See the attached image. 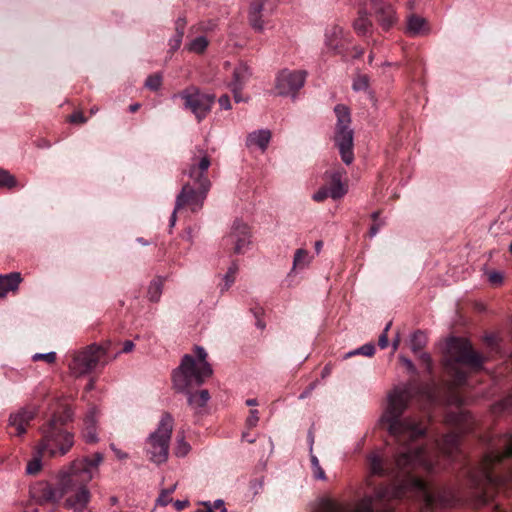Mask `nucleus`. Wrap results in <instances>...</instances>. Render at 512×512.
<instances>
[{
	"instance_id": "1",
	"label": "nucleus",
	"mask_w": 512,
	"mask_h": 512,
	"mask_svg": "<svg viewBox=\"0 0 512 512\" xmlns=\"http://www.w3.org/2000/svg\"><path fill=\"white\" fill-rule=\"evenodd\" d=\"M103 454L76 458L56 474V486L41 482L33 490L34 497L41 502L57 504L66 496L64 507L72 512H86L92 494L88 484L99 473Z\"/></svg>"
},
{
	"instance_id": "2",
	"label": "nucleus",
	"mask_w": 512,
	"mask_h": 512,
	"mask_svg": "<svg viewBox=\"0 0 512 512\" xmlns=\"http://www.w3.org/2000/svg\"><path fill=\"white\" fill-rule=\"evenodd\" d=\"M512 456V434H505L494 443L484 455L481 463L469 474L471 501L484 505L493 496L496 487L512 482V475L499 476L493 470L503 459Z\"/></svg>"
},
{
	"instance_id": "3",
	"label": "nucleus",
	"mask_w": 512,
	"mask_h": 512,
	"mask_svg": "<svg viewBox=\"0 0 512 512\" xmlns=\"http://www.w3.org/2000/svg\"><path fill=\"white\" fill-rule=\"evenodd\" d=\"M207 353L201 346L195 347V357L189 354L183 356L180 366L173 372V384L177 391L186 393L188 404L198 411L206 406L210 400L208 390L204 389L196 393L189 390L200 386L206 378H209L213 370L206 360Z\"/></svg>"
},
{
	"instance_id": "4",
	"label": "nucleus",
	"mask_w": 512,
	"mask_h": 512,
	"mask_svg": "<svg viewBox=\"0 0 512 512\" xmlns=\"http://www.w3.org/2000/svg\"><path fill=\"white\" fill-rule=\"evenodd\" d=\"M51 418L40 426L41 440L38 445L39 454L51 458L63 457L74 446V434L64 429V425L73 419L74 412L66 403H57Z\"/></svg>"
},
{
	"instance_id": "5",
	"label": "nucleus",
	"mask_w": 512,
	"mask_h": 512,
	"mask_svg": "<svg viewBox=\"0 0 512 512\" xmlns=\"http://www.w3.org/2000/svg\"><path fill=\"white\" fill-rule=\"evenodd\" d=\"M211 160L206 151L199 149L198 154L193 155L189 164L187 175L197 189L190 183L183 185L176 197V210L188 208L192 213L199 212L211 188V182L207 171Z\"/></svg>"
},
{
	"instance_id": "6",
	"label": "nucleus",
	"mask_w": 512,
	"mask_h": 512,
	"mask_svg": "<svg viewBox=\"0 0 512 512\" xmlns=\"http://www.w3.org/2000/svg\"><path fill=\"white\" fill-rule=\"evenodd\" d=\"M483 362L482 355L475 352L467 340L450 338L447 341L444 366L447 373L453 377L455 385H461L466 381L467 372L464 367L479 369Z\"/></svg>"
},
{
	"instance_id": "7",
	"label": "nucleus",
	"mask_w": 512,
	"mask_h": 512,
	"mask_svg": "<svg viewBox=\"0 0 512 512\" xmlns=\"http://www.w3.org/2000/svg\"><path fill=\"white\" fill-rule=\"evenodd\" d=\"M174 419L170 413L161 416L159 424L145 442V453L148 459L156 465L165 463L168 460L169 444L171 440Z\"/></svg>"
},
{
	"instance_id": "8",
	"label": "nucleus",
	"mask_w": 512,
	"mask_h": 512,
	"mask_svg": "<svg viewBox=\"0 0 512 512\" xmlns=\"http://www.w3.org/2000/svg\"><path fill=\"white\" fill-rule=\"evenodd\" d=\"M337 117L334 141L338 147L342 161L350 165L354 160L353 139L354 132L350 127L351 116L347 106L338 104L334 108Z\"/></svg>"
},
{
	"instance_id": "9",
	"label": "nucleus",
	"mask_w": 512,
	"mask_h": 512,
	"mask_svg": "<svg viewBox=\"0 0 512 512\" xmlns=\"http://www.w3.org/2000/svg\"><path fill=\"white\" fill-rule=\"evenodd\" d=\"M105 354V350L96 344L74 352L72 360L68 364L70 373L75 377H82L91 373Z\"/></svg>"
},
{
	"instance_id": "10",
	"label": "nucleus",
	"mask_w": 512,
	"mask_h": 512,
	"mask_svg": "<svg viewBox=\"0 0 512 512\" xmlns=\"http://www.w3.org/2000/svg\"><path fill=\"white\" fill-rule=\"evenodd\" d=\"M180 97L184 101V108L190 110L198 121H202L210 113L215 102L214 94L202 93L199 88L190 86L173 98Z\"/></svg>"
},
{
	"instance_id": "11",
	"label": "nucleus",
	"mask_w": 512,
	"mask_h": 512,
	"mask_svg": "<svg viewBox=\"0 0 512 512\" xmlns=\"http://www.w3.org/2000/svg\"><path fill=\"white\" fill-rule=\"evenodd\" d=\"M307 73L304 70H281L275 79V89L281 96L294 97L305 84Z\"/></svg>"
},
{
	"instance_id": "12",
	"label": "nucleus",
	"mask_w": 512,
	"mask_h": 512,
	"mask_svg": "<svg viewBox=\"0 0 512 512\" xmlns=\"http://www.w3.org/2000/svg\"><path fill=\"white\" fill-rule=\"evenodd\" d=\"M223 243L226 247L230 246L235 254L245 253L251 243L249 226L240 220H235L230 232L223 238Z\"/></svg>"
},
{
	"instance_id": "13",
	"label": "nucleus",
	"mask_w": 512,
	"mask_h": 512,
	"mask_svg": "<svg viewBox=\"0 0 512 512\" xmlns=\"http://www.w3.org/2000/svg\"><path fill=\"white\" fill-rule=\"evenodd\" d=\"M37 413L38 407L36 405H28L12 413L9 417V424L11 427L15 428V435H24L26 433V427Z\"/></svg>"
},
{
	"instance_id": "14",
	"label": "nucleus",
	"mask_w": 512,
	"mask_h": 512,
	"mask_svg": "<svg viewBox=\"0 0 512 512\" xmlns=\"http://www.w3.org/2000/svg\"><path fill=\"white\" fill-rule=\"evenodd\" d=\"M373 9L377 21L384 30H388L396 22V14L391 4L381 0H374Z\"/></svg>"
},
{
	"instance_id": "15",
	"label": "nucleus",
	"mask_w": 512,
	"mask_h": 512,
	"mask_svg": "<svg viewBox=\"0 0 512 512\" xmlns=\"http://www.w3.org/2000/svg\"><path fill=\"white\" fill-rule=\"evenodd\" d=\"M343 42V29L338 25H330L324 34V45L328 51L338 52Z\"/></svg>"
},
{
	"instance_id": "16",
	"label": "nucleus",
	"mask_w": 512,
	"mask_h": 512,
	"mask_svg": "<svg viewBox=\"0 0 512 512\" xmlns=\"http://www.w3.org/2000/svg\"><path fill=\"white\" fill-rule=\"evenodd\" d=\"M97 417L98 411L95 407L91 408L84 418V427L82 430V436L87 443H96L97 437Z\"/></svg>"
},
{
	"instance_id": "17",
	"label": "nucleus",
	"mask_w": 512,
	"mask_h": 512,
	"mask_svg": "<svg viewBox=\"0 0 512 512\" xmlns=\"http://www.w3.org/2000/svg\"><path fill=\"white\" fill-rule=\"evenodd\" d=\"M271 140V132L268 129H259L248 134L246 146L248 148H258L262 152L266 151Z\"/></svg>"
},
{
	"instance_id": "18",
	"label": "nucleus",
	"mask_w": 512,
	"mask_h": 512,
	"mask_svg": "<svg viewBox=\"0 0 512 512\" xmlns=\"http://www.w3.org/2000/svg\"><path fill=\"white\" fill-rule=\"evenodd\" d=\"M252 76L250 67L243 62L238 63L232 71V79L227 84V87H242L244 88Z\"/></svg>"
},
{
	"instance_id": "19",
	"label": "nucleus",
	"mask_w": 512,
	"mask_h": 512,
	"mask_svg": "<svg viewBox=\"0 0 512 512\" xmlns=\"http://www.w3.org/2000/svg\"><path fill=\"white\" fill-rule=\"evenodd\" d=\"M266 0H253L248 11L250 25L256 31H263L264 23L262 20V11Z\"/></svg>"
},
{
	"instance_id": "20",
	"label": "nucleus",
	"mask_w": 512,
	"mask_h": 512,
	"mask_svg": "<svg viewBox=\"0 0 512 512\" xmlns=\"http://www.w3.org/2000/svg\"><path fill=\"white\" fill-rule=\"evenodd\" d=\"M21 281L22 278L18 272L0 275V297H6L10 291H16Z\"/></svg>"
},
{
	"instance_id": "21",
	"label": "nucleus",
	"mask_w": 512,
	"mask_h": 512,
	"mask_svg": "<svg viewBox=\"0 0 512 512\" xmlns=\"http://www.w3.org/2000/svg\"><path fill=\"white\" fill-rule=\"evenodd\" d=\"M342 171H335L330 175V186L326 187L329 190L330 197L334 200L342 198L347 193V187L342 182Z\"/></svg>"
},
{
	"instance_id": "22",
	"label": "nucleus",
	"mask_w": 512,
	"mask_h": 512,
	"mask_svg": "<svg viewBox=\"0 0 512 512\" xmlns=\"http://www.w3.org/2000/svg\"><path fill=\"white\" fill-rule=\"evenodd\" d=\"M429 32L427 22L424 18L411 15L407 20V33L411 36H421Z\"/></svg>"
},
{
	"instance_id": "23",
	"label": "nucleus",
	"mask_w": 512,
	"mask_h": 512,
	"mask_svg": "<svg viewBox=\"0 0 512 512\" xmlns=\"http://www.w3.org/2000/svg\"><path fill=\"white\" fill-rule=\"evenodd\" d=\"M186 24H187V21H186V19L184 17H178L176 19V21H175V33H174V35L168 41V45H169L170 50L172 52H174V51L179 49V47H180V45L182 43V40H183Z\"/></svg>"
},
{
	"instance_id": "24",
	"label": "nucleus",
	"mask_w": 512,
	"mask_h": 512,
	"mask_svg": "<svg viewBox=\"0 0 512 512\" xmlns=\"http://www.w3.org/2000/svg\"><path fill=\"white\" fill-rule=\"evenodd\" d=\"M470 415L465 411L450 412L447 414L446 421L449 424L457 426L460 431H467L469 425Z\"/></svg>"
},
{
	"instance_id": "25",
	"label": "nucleus",
	"mask_w": 512,
	"mask_h": 512,
	"mask_svg": "<svg viewBox=\"0 0 512 512\" xmlns=\"http://www.w3.org/2000/svg\"><path fill=\"white\" fill-rule=\"evenodd\" d=\"M354 30L359 35H367L372 29V22L365 11H360L353 23Z\"/></svg>"
},
{
	"instance_id": "26",
	"label": "nucleus",
	"mask_w": 512,
	"mask_h": 512,
	"mask_svg": "<svg viewBox=\"0 0 512 512\" xmlns=\"http://www.w3.org/2000/svg\"><path fill=\"white\" fill-rule=\"evenodd\" d=\"M209 45V41L205 36H198L191 39L186 45L185 49L188 52L195 54H203Z\"/></svg>"
},
{
	"instance_id": "27",
	"label": "nucleus",
	"mask_w": 512,
	"mask_h": 512,
	"mask_svg": "<svg viewBox=\"0 0 512 512\" xmlns=\"http://www.w3.org/2000/svg\"><path fill=\"white\" fill-rule=\"evenodd\" d=\"M427 344V336L422 331H416L410 336V348L413 353H419Z\"/></svg>"
},
{
	"instance_id": "28",
	"label": "nucleus",
	"mask_w": 512,
	"mask_h": 512,
	"mask_svg": "<svg viewBox=\"0 0 512 512\" xmlns=\"http://www.w3.org/2000/svg\"><path fill=\"white\" fill-rule=\"evenodd\" d=\"M191 450L190 444L185 440V435L183 433H179L176 438L174 454L177 457H185Z\"/></svg>"
},
{
	"instance_id": "29",
	"label": "nucleus",
	"mask_w": 512,
	"mask_h": 512,
	"mask_svg": "<svg viewBox=\"0 0 512 512\" xmlns=\"http://www.w3.org/2000/svg\"><path fill=\"white\" fill-rule=\"evenodd\" d=\"M44 454H39L38 445L36 446V454L33 456L31 460L28 461L26 466V473L28 475H36L40 472L42 468V456Z\"/></svg>"
},
{
	"instance_id": "30",
	"label": "nucleus",
	"mask_w": 512,
	"mask_h": 512,
	"mask_svg": "<svg viewBox=\"0 0 512 512\" xmlns=\"http://www.w3.org/2000/svg\"><path fill=\"white\" fill-rule=\"evenodd\" d=\"M310 261H311V257L309 256V253H308L307 250H305V249H297L295 254H294L293 268L294 269L295 268L303 269L306 266H308Z\"/></svg>"
},
{
	"instance_id": "31",
	"label": "nucleus",
	"mask_w": 512,
	"mask_h": 512,
	"mask_svg": "<svg viewBox=\"0 0 512 512\" xmlns=\"http://www.w3.org/2000/svg\"><path fill=\"white\" fill-rule=\"evenodd\" d=\"M375 351H376V349H375V345L373 343H366V344L362 345L361 347L346 353L344 358L346 359V358L352 357L354 355H359V354L367 356V357H372L375 354Z\"/></svg>"
},
{
	"instance_id": "32",
	"label": "nucleus",
	"mask_w": 512,
	"mask_h": 512,
	"mask_svg": "<svg viewBox=\"0 0 512 512\" xmlns=\"http://www.w3.org/2000/svg\"><path fill=\"white\" fill-rule=\"evenodd\" d=\"M237 272L238 265L236 263H232L226 274L223 276L224 285L222 287V291L228 290L232 286V284L235 282Z\"/></svg>"
},
{
	"instance_id": "33",
	"label": "nucleus",
	"mask_w": 512,
	"mask_h": 512,
	"mask_svg": "<svg viewBox=\"0 0 512 512\" xmlns=\"http://www.w3.org/2000/svg\"><path fill=\"white\" fill-rule=\"evenodd\" d=\"M15 177L7 170L0 169V187L12 189L16 187Z\"/></svg>"
},
{
	"instance_id": "34",
	"label": "nucleus",
	"mask_w": 512,
	"mask_h": 512,
	"mask_svg": "<svg viewBox=\"0 0 512 512\" xmlns=\"http://www.w3.org/2000/svg\"><path fill=\"white\" fill-rule=\"evenodd\" d=\"M370 79L365 74H358L353 81V90L356 92L367 91L369 88Z\"/></svg>"
},
{
	"instance_id": "35",
	"label": "nucleus",
	"mask_w": 512,
	"mask_h": 512,
	"mask_svg": "<svg viewBox=\"0 0 512 512\" xmlns=\"http://www.w3.org/2000/svg\"><path fill=\"white\" fill-rule=\"evenodd\" d=\"M175 489L176 484L172 485L170 488L163 489L156 500V504L160 506H167L169 503H171L172 498L170 495L175 491Z\"/></svg>"
},
{
	"instance_id": "36",
	"label": "nucleus",
	"mask_w": 512,
	"mask_h": 512,
	"mask_svg": "<svg viewBox=\"0 0 512 512\" xmlns=\"http://www.w3.org/2000/svg\"><path fill=\"white\" fill-rule=\"evenodd\" d=\"M162 293V284L159 281H154L150 284L148 295L151 301H158Z\"/></svg>"
},
{
	"instance_id": "37",
	"label": "nucleus",
	"mask_w": 512,
	"mask_h": 512,
	"mask_svg": "<svg viewBox=\"0 0 512 512\" xmlns=\"http://www.w3.org/2000/svg\"><path fill=\"white\" fill-rule=\"evenodd\" d=\"M311 466H312V471H313L314 477L318 480H325V478H326L325 472L321 468V466L319 464V460L315 455H311Z\"/></svg>"
},
{
	"instance_id": "38",
	"label": "nucleus",
	"mask_w": 512,
	"mask_h": 512,
	"mask_svg": "<svg viewBox=\"0 0 512 512\" xmlns=\"http://www.w3.org/2000/svg\"><path fill=\"white\" fill-rule=\"evenodd\" d=\"M162 84V76L160 74L149 75L145 81V86L151 90H158Z\"/></svg>"
},
{
	"instance_id": "39",
	"label": "nucleus",
	"mask_w": 512,
	"mask_h": 512,
	"mask_svg": "<svg viewBox=\"0 0 512 512\" xmlns=\"http://www.w3.org/2000/svg\"><path fill=\"white\" fill-rule=\"evenodd\" d=\"M488 281L491 285L498 286L503 283L504 276L500 271H490L487 273Z\"/></svg>"
},
{
	"instance_id": "40",
	"label": "nucleus",
	"mask_w": 512,
	"mask_h": 512,
	"mask_svg": "<svg viewBox=\"0 0 512 512\" xmlns=\"http://www.w3.org/2000/svg\"><path fill=\"white\" fill-rule=\"evenodd\" d=\"M33 361H39L43 360L47 363H53L56 360V353L55 352H48V353H36L32 356Z\"/></svg>"
},
{
	"instance_id": "41",
	"label": "nucleus",
	"mask_w": 512,
	"mask_h": 512,
	"mask_svg": "<svg viewBox=\"0 0 512 512\" xmlns=\"http://www.w3.org/2000/svg\"><path fill=\"white\" fill-rule=\"evenodd\" d=\"M228 88L231 90V92L233 94L234 101L236 103L248 102L249 101L250 98L248 96L247 97H243V95H242V90L244 88L237 87V86H235V87H228Z\"/></svg>"
},
{
	"instance_id": "42",
	"label": "nucleus",
	"mask_w": 512,
	"mask_h": 512,
	"mask_svg": "<svg viewBox=\"0 0 512 512\" xmlns=\"http://www.w3.org/2000/svg\"><path fill=\"white\" fill-rule=\"evenodd\" d=\"M259 421V412L256 409L250 410L249 416L246 420L248 427L253 428Z\"/></svg>"
},
{
	"instance_id": "43",
	"label": "nucleus",
	"mask_w": 512,
	"mask_h": 512,
	"mask_svg": "<svg viewBox=\"0 0 512 512\" xmlns=\"http://www.w3.org/2000/svg\"><path fill=\"white\" fill-rule=\"evenodd\" d=\"M327 197H330V193L326 187L319 189L312 196L313 200H315L316 202H321V201L325 200Z\"/></svg>"
},
{
	"instance_id": "44",
	"label": "nucleus",
	"mask_w": 512,
	"mask_h": 512,
	"mask_svg": "<svg viewBox=\"0 0 512 512\" xmlns=\"http://www.w3.org/2000/svg\"><path fill=\"white\" fill-rule=\"evenodd\" d=\"M218 103L221 109L223 110H230L232 109V104L229 95L224 94L219 97Z\"/></svg>"
},
{
	"instance_id": "45",
	"label": "nucleus",
	"mask_w": 512,
	"mask_h": 512,
	"mask_svg": "<svg viewBox=\"0 0 512 512\" xmlns=\"http://www.w3.org/2000/svg\"><path fill=\"white\" fill-rule=\"evenodd\" d=\"M70 122L72 123H84L86 121L85 117L81 112H75L73 113L70 118Z\"/></svg>"
},
{
	"instance_id": "46",
	"label": "nucleus",
	"mask_w": 512,
	"mask_h": 512,
	"mask_svg": "<svg viewBox=\"0 0 512 512\" xmlns=\"http://www.w3.org/2000/svg\"><path fill=\"white\" fill-rule=\"evenodd\" d=\"M420 359L426 365L428 371L432 368V359L428 353H421Z\"/></svg>"
},
{
	"instance_id": "47",
	"label": "nucleus",
	"mask_w": 512,
	"mask_h": 512,
	"mask_svg": "<svg viewBox=\"0 0 512 512\" xmlns=\"http://www.w3.org/2000/svg\"><path fill=\"white\" fill-rule=\"evenodd\" d=\"M399 359L401 360V362L405 365V367L409 371H412V372L415 371V366H414L413 362L410 359H408V358H406V357H404L402 355L399 356Z\"/></svg>"
},
{
	"instance_id": "48",
	"label": "nucleus",
	"mask_w": 512,
	"mask_h": 512,
	"mask_svg": "<svg viewBox=\"0 0 512 512\" xmlns=\"http://www.w3.org/2000/svg\"><path fill=\"white\" fill-rule=\"evenodd\" d=\"M378 345L381 349H385L388 346V335L386 333L380 335Z\"/></svg>"
},
{
	"instance_id": "49",
	"label": "nucleus",
	"mask_w": 512,
	"mask_h": 512,
	"mask_svg": "<svg viewBox=\"0 0 512 512\" xmlns=\"http://www.w3.org/2000/svg\"><path fill=\"white\" fill-rule=\"evenodd\" d=\"M134 348V343L130 340H127L123 344L122 352L128 353L131 352Z\"/></svg>"
},
{
	"instance_id": "50",
	"label": "nucleus",
	"mask_w": 512,
	"mask_h": 512,
	"mask_svg": "<svg viewBox=\"0 0 512 512\" xmlns=\"http://www.w3.org/2000/svg\"><path fill=\"white\" fill-rule=\"evenodd\" d=\"M212 508L214 509V511L216 509H220V512H227V509L225 508L224 502L222 500H216Z\"/></svg>"
},
{
	"instance_id": "51",
	"label": "nucleus",
	"mask_w": 512,
	"mask_h": 512,
	"mask_svg": "<svg viewBox=\"0 0 512 512\" xmlns=\"http://www.w3.org/2000/svg\"><path fill=\"white\" fill-rule=\"evenodd\" d=\"M188 505V501H180V500H177L174 502V506L176 508V510L180 511L182 509H184L186 506Z\"/></svg>"
},
{
	"instance_id": "52",
	"label": "nucleus",
	"mask_w": 512,
	"mask_h": 512,
	"mask_svg": "<svg viewBox=\"0 0 512 512\" xmlns=\"http://www.w3.org/2000/svg\"><path fill=\"white\" fill-rule=\"evenodd\" d=\"M178 211H179V210H176V207H175V208H174V210H173V212H172V214H171V217H170V220H169V222H170V228H172V227L175 225V223H176V220H177V212H178Z\"/></svg>"
},
{
	"instance_id": "53",
	"label": "nucleus",
	"mask_w": 512,
	"mask_h": 512,
	"mask_svg": "<svg viewBox=\"0 0 512 512\" xmlns=\"http://www.w3.org/2000/svg\"><path fill=\"white\" fill-rule=\"evenodd\" d=\"M112 450L115 452L116 456L119 459H125L127 458V454L124 452H121L120 450L116 449L113 445H111Z\"/></svg>"
},
{
	"instance_id": "54",
	"label": "nucleus",
	"mask_w": 512,
	"mask_h": 512,
	"mask_svg": "<svg viewBox=\"0 0 512 512\" xmlns=\"http://www.w3.org/2000/svg\"><path fill=\"white\" fill-rule=\"evenodd\" d=\"M314 389V385H311L307 390H305L304 392H302L299 396L300 399H304L306 398L310 393L311 391Z\"/></svg>"
},
{
	"instance_id": "55",
	"label": "nucleus",
	"mask_w": 512,
	"mask_h": 512,
	"mask_svg": "<svg viewBox=\"0 0 512 512\" xmlns=\"http://www.w3.org/2000/svg\"><path fill=\"white\" fill-rule=\"evenodd\" d=\"M379 231V226L378 225H373L371 228H370V236L371 237H374Z\"/></svg>"
},
{
	"instance_id": "56",
	"label": "nucleus",
	"mask_w": 512,
	"mask_h": 512,
	"mask_svg": "<svg viewBox=\"0 0 512 512\" xmlns=\"http://www.w3.org/2000/svg\"><path fill=\"white\" fill-rule=\"evenodd\" d=\"M140 108V104L139 103H135V104H132L129 106V111L131 113H134L136 112L138 109Z\"/></svg>"
},
{
	"instance_id": "57",
	"label": "nucleus",
	"mask_w": 512,
	"mask_h": 512,
	"mask_svg": "<svg viewBox=\"0 0 512 512\" xmlns=\"http://www.w3.org/2000/svg\"><path fill=\"white\" fill-rule=\"evenodd\" d=\"M399 343H400V338H399V336H397V337L393 340V342H392V346H393V350H394V351H395V350H397V348H398V346H399Z\"/></svg>"
},
{
	"instance_id": "58",
	"label": "nucleus",
	"mask_w": 512,
	"mask_h": 512,
	"mask_svg": "<svg viewBox=\"0 0 512 512\" xmlns=\"http://www.w3.org/2000/svg\"><path fill=\"white\" fill-rule=\"evenodd\" d=\"M257 404H258V402L255 398L246 400L247 406H256Z\"/></svg>"
},
{
	"instance_id": "59",
	"label": "nucleus",
	"mask_w": 512,
	"mask_h": 512,
	"mask_svg": "<svg viewBox=\"0 0 512 512\" xmlns=\"http://www.w3.org/2000/svg\"><path fill=\"white\" fill-rule=\"evenodd\" d=\"M308 438H309V442H310V450H312V445H313V442H314V436H313L312 431H309Z\"/></svg>"
},
{
	"instance_id": "60",
	"label": "nucleus",
	"mask_w": 512,
	"mask_h": 512,
	"mask_svg": "<svg viewBox=\"0 0 512 512\" xmlns=\"http://www.w3.org/2000/svg\"><path fill=\"white\" fill-rule=\"evenodd\" d=\"M321 248H322V241H317L315 243V250H316V252L319 253Z\"/></svg>"
},
{
	"instance_id": "61",
	"label": "nucleus",
	"mask_w": 512,
	"mask_h": 512,
	"mask_svg": "<svg viewBox=\"0 0 512 512\" xmlns=\"http://www.w3.org/2000/svg\"><path fill=\"white\" fill-rule=\"evenodd\" d=\"M93 387H94V380H93V379H91V380L89 381V383L87 384V389H88V390H91V389H93Z\"/></svg>"
},
{
	"instance_id": "62",
	"label": "nucleus",
	"mask_w": 512,
	"mask_h": 512,
	"mask_svg": "<svg viewBox=\"0 0 512 512\" xmlns=\"http://www.w3.org/2000/svg\"><path fill=\"white\" fill-rule=\"evenodd\" d=\"M391 325H392V322H388V323L386 324L385 328H384L383 333H386V334H387V332H388V330L390 329Z\"/></svg>"
},
{
	"instance_id": "63",
	"label": "nucleus",
	"mask_w": 512,
	"mask_h": 512,
	"mask_svg": "<svg viewBox=\"0 0 512 512\" xmlns=\"http://www.w3.org/2000/svg\"><path fill=\"white\" fill-rule=\"evenodd\" d=\"M198 512H216V511H214L212 506L209 505L206 510H201V511H198Z\"/></svg>"
},
{
	"instance_id": "64",
	"label": "nucleus",
	"mask_w": 512,
	"mask_h": 512,
	"mask_svg": "<svg viewBox=\"0 0 512 512\" xmlns=\"http://www.w3.org/2000/svg\"><path fill=\"white\" fill-rule=\"evenodd\" d=\"M330 373L329 369L327 367H325L322 371V376L325 377L326 375H328Z\"/></svg>"
}]
</instances>
